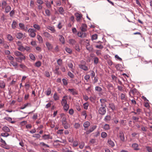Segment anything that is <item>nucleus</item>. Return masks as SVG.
I'll use <instances>...</instances> for the list:
<instances>
[{"mask_svg":"<svg viewBox=\"0 0 152 152\" xmlns=\"http://www.w3.org/2000/svg\"><path fill=\"white\" fill-rule=\"evenodd\" d=\"M42 35L49 40H51L53 38L52 36L47 32H44L42 34Z\"/></svg>","mask_w":152,"mask_h":152,"instance_id":"obj_5","label":"nucleus"},{"mask_svg":"<svg viewBox=\"0 0 152 152\" xmlns=\"http://www.w3.org/2000/svg\"><path fill=\"white\" fill-rule=\"evenodd\" d=\"M83 107L84 109L87 110L88 109V104L87 103H86L83 104Z\"/></svg>","mask_w":152,"mask_h":152,"instance_id":"obj_59","label":"nucleus"},{"mask_svg":"<svg viewBox=\"0 0 152 152\" xmlns=\"http://www.w3.org/2000/svg\"><path fill=\"white\" fill-rule=\"evenodd\" d=\"M53 98L55 100H57L59 99V97L56 93L54 94L53 95Z\"/></svg>","mask_w":152,"mask_h":152,"instance_id":"obj_46","label":"nucleus"},{"mask_svg":"<svg viewBox=\"0 0 152 152\" xmlns=\"http://www.w3.org/2000/svg\"><path fill=\"white\" fill-rule=\"evenodd\" d=\"M79 66L80 69L85 71H87L88 70V67L85 65L80 64L79 65Z\"/></svg>","mask_w":152,"mask_h":152,"instance_id":"obj_11","label":"nucleus"},{"mask_svg":"<svg viewBox=\"0 0 152 152\" xmlns=\"http://www.w3.org/2000/svg\"><path fill=\"white\" fill-rule=\"evenodd\" d=\"M68 67L71 69V71L73 72H74L75 69L73 68V65L71 63H69L68 64Z\"/></svg>","mask_w":152,"mask_h":152,"instance_id":"obj_23","label":"nucleus"},{"mask_svg":"<svg viewBox=\"0 0 152 152\" xmlns=\"http://www.w3.org/2000/svg\"><path fill=\"white\" fill-rule=\"evenodd\" d=\"M97 38V35L96 34H94L92 36V40H96Z\"/></svg>","mask_w":152,"mask_h":152,"instance_id":"obj_61","label":"nucleus"},{"mask_svg":"<svg viewBox=\"0 0 152 152\" xmlns=\"http://www.w3.org/2000/svg\"><path fill=\"white\" fill-rule=\"evenodd\" d=\"M62 81L63 85L65 86H67L68 83V80L65 78H63L62 79Z\"/></svg>","mask_w":152,"mask_h":152,"instance_id":"obj_27","label":"nucleus"},{"mask_svg":"<svg viewBox=\"0 0 152 152\" xmlns=\"http://www.w3.org/2000/svg\"><path fill=\"white\" fill-rule=\"evenodd\" d=\"M78 144V142L77 141H75L73 142L72 146L74 147H77Z\"/></svg>","mask_w":152,"mask_h":152,"instance_id":"obj_45","label":"nucleus"},{"mask_svg":"<svg viewBox=\"0 0 152 152\" xmlns=\"http://www.w3.org/2000/svg\"><path fill=\"white\" fill-rule=\"evenodd\" d=\"M75 15L76 18V20L78 22H80L82 17V15L78 13H76L75 14Z\"/></svg>","mask_w":152,"mask_h":152,"instance_id":"obj_7","label":"nucleus"},{"mask_svg":"<svg viewBox=\"0 0 152 152\" xmlns=\"http://www.w3.org/2000/svg\"><path fill=\"white\" fill-rule=\"evenodd\" d=\"M87 25L85 24H83L82 25L81 30L83 31H85L86 30Z\"/></svg>","mask_w":152,"mask_h":152,"instance_id":"obj_21","label":"nucleus"},{"mask_svg":"<svg viewBox=\"0 0 152 152\" xmlns=\"http://www.w3.org/2000/svg\"><path fill=\"white\" fill-rule=\"evenodd\" d=\"M45 45L48 50H50L53 49V45L48 42H46L45 43Z\"/></svg>","mask_w":152,"mask_h":152,"instance_id":"obj_8","label":"nucleus"},{"mask_svg":"<svg viewBox=\"0 0 152 152\" xmlns=\"http://www.w3.org/2000/svg\"><path fill=\"white\" fill-rule=\"evenodd\" d=\"M18 25V24L16 22L15 20H13L12 22V28L13 29H15V28Z\"/></svg>","mask_w":152,"mask_h":152,"instance_id":"obj_26","label":"nucleus"},{"mask_svg":"<svg viewBox=\"0 0 152 152\" xmlns=\"http://www.w3.org/2000/svg\"><path fill=\"white\" fill-rule=\"evenodd\" d=\"M111 119V118L110 116L107 115L105 117L104 121H110Z\"/></svg>","mask_w":152,"mask_h":152,"instance_id":"obj_34","label":"nucleus"},{"mask_svg":"<svg viewBox=\"0 0 152 152\" xmlns=\"http://www.w3.org/2000/svg\"><path fill=\"white\" fill-rule=\"evenodd\" d=\"M95 90L96 91L99 92L102 90V89L100 87L96 86L95 87Z\"/></svg>","mask_w":152,"mask_h":152,"instance_id":"obj_57","label":"nucleus"},{"mask_svg":"<svg viewBox=\"0 0 152 152\" xmlns=\"http://www.w3.org/2000/svg\"><path fill=\"white\" fill-rule=\"evenodd\" d=\"M9 135V134L8 133L6 132L5 133H1V136L3 137H7Z\"/></svg>","mask_w":152,"mask_h":152,"instance_id":"obj_56","label":"nucleus"},{"mask_svg":"<svg viewBox=\"0 0 152 152\" xmlns=\"http://www.w3.org/2000/svg\"><path fill=\"white\" fill-rule=\"evenodd\" d=\"M132 147L134 150H139L138 145L136 143H134L132 144Z\"/></svg>","mask_w":152,"mask_h":152,"instance_id":"obj_17","label":"nucleus"},{"mask_svg":"<svg viewBox=\"0 0 152 152\" xmlns=\"http://www.w3.org/2000/svg\"><path fill=\"white\" fill-rule=\"evenodd\" d=\"M7 59L11 61H13L14 59V58L12 56L9 55L7 56Z\"/></svg>","mask_w":152,"mask_h":152,"instance_id":"obj_52","label":"nucleus"},{"mask_svg":"<svg viewBox=\"0 0 152 152\" xmlns=\"http://www.w3.org/2000/svg\"><path fill=\"white\" fill-rule=\"evenodd\" d=\"M19 27L20 28V29L22 30H23V29L25 27L24 25L22 23H19Z\"/></svg>","mask_w":152,"mask_h":152,"instance_id":"obj_63","label":"nucleus"},{"mask_svg":"<svg viewBox=\"0 0 152 152\" xmlns=\"http://www.w3.org/2000/svg\"><path fill=\"white\" fill-rule=\"evenodd\" d=\"M7 6V3L6 1H3L2 2L1 6L3 9L5 8Z\"/></svg>","mask_w":152,"mask_h":152,"instance_id":"obj_29","label":"nucleus"},{"mask_svg":"<svg viewBox=\"0 0 152 152\" xmlns=\"http://www.w3.org/2000/svg\"><path fill=\"white\" fill-rule=\"evenodd\" d=\"M30 58L33 61H35L36 59L34 55L32 53H30L29 55Z\"/></svg>","mask_w":152,"mask_h":152,"instance_id":"obj_31","label":"nucleus"},{"mask_svg":"<svg viewBox=\"0 0 152 152\" xmlns=\"http://www.w3.org/2000/svg\"><path fill=\"white\" fill-rule=\"evenodd\" d=\"M100 102L101 103V106H104V103L106 102V99H100Z\"/></svg>","mask_w":152,"mask_h":152,"instance_id":"obj_39","label":"nucleus"},{"mask_svg":"<svg viewBox=\"0 0 152 152\" xmlns=\"http://www.w3.org/2000/svg\"><path fill=\"white\" fill-rule=\"evenodd\" d=\"M47 28L48 29L50 30L52 33H54L56 31V30L54 26H48Z\"/></svg>","mask_w":152,"mask_h":152,"instance_id":"obj_18","label":"nucleus"},{"mask_svg":"<svg viewBox=\"0 0 152 152\" xmlns=\"http://www.w3.org/2000/svg\"><path fill=\"white\" fill-rule=\"evenodd\" d=\"M115 67L117 70H121L122 68V66L120 64H118L116 65Z\"/></svg>","mask_w":152,"mask_h":152,"instance_id":"obj_38","label":"nucleus"},{"mask_svg":"<svg viewBox=\"0 0 152 152\" xmlns=\"http://www.w3.org/2000/svg\"><path fill=\"white\" fill-rule=\"evenodd\" d=\"M67 75L69 76L72 78H73L74 77V75L69 71L68 72Z\"/></svg>","mask_w":152,"mask_h":152,"instance_id":"obj_47","label":"nucleus"},{"mask_svg":"<svg viewBox=\"0 0 152 152\" xmlns=\"http://www.w3.org/2000/svg\"><path fill=\"white\" fill-rule=\"evenodd\" d=\"M24 37V34L22 33H18L16 35V37L17 38L20 39Z\"/></svg>","mask_w":152,"mask_h":152,"instance_id":"obj_12","label":"nucleus"},{"mask_svg":"<svg viewBox=\"0 0 152 152\" xmlns=\"http://www.w3.org/2000/svg\"><path fill=\"white\" fill-rule=\"evenodd\" d=\"M33 27L35 29V30H39L40 29V26L37 24H34L33 25Z\"/></svg>","mask_w":152,"mask_h":152,"instance_id":"obj_19","label":"nucleus"},{"mask_svg":"<svg viewBox=\"0 0 152 152\" xmlns=\"http://www.w3.org/2000/svg\"><path fill=\"white\" fill-rule=\"evenodd\" d=\"M101 137L103 138L106 137L107 136V134L104 132H102L101 134Z\"/></svg>","mask_w":152,"mask_h":152,"instance_id":"obj_43","label":"nucleus"},{"mask_svg":"<svg viewBox=\"0 0 152 152\" xmlns=\"http://www.w3.org/2000/svg\"><path fill=\"white\" fill-rule=\"evenodd\" d=\"M147 150L148 152H152V148L149 146H146Z\"/></svg>","mask_w":152,"mask_h":152,"instance_id":"obj_64","label":"nucleus"},{"mask_svg":"<svg viewBox=\"0 0 152 152\" xmlns=\"http://www.w3.org/2000/svg\"><path fill=\"white\" fill-rule=\"evenodd\" d=\"M15 55L17 56V57L15 58V59L16 61L20 62L22 60L26 59V57L21 52L16 51L14 52Z\"/></svg>","mask_w":152,"mask_h":152,"instance_id":"obj_1","label":"nucleus"},{"mask_svg":"<svg viewBox=\"0 0 152 152\" xmlns=\"http://www.w3.org/2000/svg\"><path fill=\"white\" fill-rule=\"evenodd\" d=\"M75 49L78 52H80V48L79 44H77L75 46Z\"/></svg>","mask_w":152,"mask_h":152,"instance_id":"obj_49","label":"nucleus"},{"mask_svg":"<svg viewBox=\"0 0 152 152\" xmlns=\"http://www.w3.org/2000/svg\"><path fill=\"white\" fill-rule=\"evenodd\" d=\"M64 127L65 129H67L70 127V125L67 122L65 123L64 124H62Z\"/></svg>","mask_w":152,"mask_h":152,"instance_id":"obj_32","label":"nucleus"},{"mask_svg":"<svg viewBox=\"0 0 152 152\" xmlns=\"http://www.w3.org/2000/svg\"><path fill=\"white\" fill-rule=\"evenodd\" d=\"M56 142H59L61 143H63L65 144H66V141L65 140H63L62 141H60L58 140H56L55 141Z\"/></svg>","mask_w":152,"mask_h":152,"instance_id":"obj_33","label":"nucleus"},{"mask_svg":"<svg viewBox=\"0 0 152 152\" xmlns=\"http://www.w3.org/2000/svg\"><path fill=\"white\" fill-rule=\"evenodd\" d=\"M76 42L75 40L73 39H70L69 40V43L70 45H74Z\"/></svg>","mask_w":152,"mask_h":152,"instance_id":"obj_25","label":"nucleus"},{"mask_svg":"<svg viewBox=\"0 0 152 152\" xmlns=\"http://www.w3.org/2000/svg\"><path fill=\"white\" fill-rule=\"evenodd\" d=\"M57 64H58L59 65V66H61V65L62 64V60L61 59H58L57 61Z\"/></svg>","mask_w":152,"mask_h":152,"instance_id":"obj_60","label":"nucleus"},{"mask_svg":"<svg viewBox=\"0 0 152 152\" xmlns=\"http://www.w3.org/2000/svg\"><path fill=\"white\" fill-rule=\"evenodd\" d=\"M67 99L68 98L67 96L65 95L63 97L61 102V103L62 106L67 104Z\"/></svg>","mask_w":152,"mask_h":152,"instance_id":"obj_6","label":"nucleus"},{"mask_svg":"<svg viewBox=\"0 0 152 152\" xmlns=\"http://www.w3.org/2000/svg\"><path fill=\"white\" fill-rule=\"evenodd\" d=\"M42 137L43 138L44 140H47L48 139H52L53 137L52 136H50L49 134H44L42 136Z\"/></svg>","mask_w":152,"mask_h":152,"instance_id":"obj_15","label":"nucleus"},{"mask_svg":"<svg viewBox=\"0 0 152 152\" xmlns=\"http://www.w3.org/2000/svg\"><path fill=\"white\" fill-rule=\"evenodd\" d=\"M65 50L69 54H70L72 53V50L70 48H69L66 47L65 48Z\"/></svg>","mask_w":152,"mask_h":152,"instance_id":"obj_51","label":"nucleus"},{"mask_svg":"<svg viewBox=\"0 0 152 152\" xmlns=\"http://www.w3.org/2000/svg\"><path fill=\"white\" fill-rule=\"evenodd\" d=\"M66 120V117H65L64 116H63L62 117V120H61L62 124H64L65 123L67 122Z\"/></svg>","mask_w":152,"mask_h":152,"instance_id":"obj_42","label":"nucleus"},{"mask_svg":"<svg viewBox=\"0 0 152 152\" xmlns=\"http://www.w3.org/2000/svg\"><path fill=\"white\" fill-rule=\"evenodd\" d=\"M5 12L6 13H8L11 10V7L10 6L7 5L5 8Z\"/></svg>","mask_w":152,"mask_h":152,"instance_id":"obj_28","label":"nucleus"},{"mask_svg":"<svg viewBox=\"0 0 152 152\" xmlns=\"http://www.w3.org/2000/svg\"><path fill=\"white\" fill-rule=\"evenodd\" d=\"M59 39L60 42L63 44L65 43V41L64 37L62 35H58Z\"/></svg>","mask_w":152,"mask_h":152,"instance_id":"obj_13","label":"nucleus"},{"mask_svg":"<svg viewBox=\"0 0 152 152\" xmlns=\"http://www.w3.org/2000/svg\"><path fill=\"white\" fill-rule=\"evenodd\" d=\"M96 99V97L95 96L90 97L89 99L91 102H94Z\"/></svg>","mask_w":152,"mask_h":152,"instance_id":"obj_55","label":"nucleus"},{"mask_svg":"<svg viewBox=\"0 0 152 152\" xmlns=\"http://www.w3.org/2000/svg\"><path fill=\"white\" fill-rule=\"evenodd\" d=\"M103 128L106 130H108L110 129V126L108 124H106L104 126Z\"/></svg>","mask_w":152,"mask_h":152,"instance_id":"obj_48","label":"nucleus"},{"mask_svg":"<svg viewBox=\"0 0 152 152\" xmlns=\"http://www.w3.org/2000/svg\"><path fill=\"white\" fill-rule=\"evenodd\" d=\"M29 35L32 38L36 36V30L33 28H30L27 31Z\"/></svg>","mask_w":152,"mask_h":152,"instance_id":"obj_2","label":"nucleus"},{"mask_svg":"<svg viewBox=\"0 0 152 152\" xmlns=\"http://www.w3.org/2000/svg\"><path fill=\"white\" fill-rule=\"evenodd\" d=\"M51 90L50 88H48L46 92V94L48 96L51 94Z\"/></svg>","mask_w":152,"mask_h":152,"instance_id":"obj_35","label":"nucleus"},{"mask_svg":"<svg viewBox=\"0 0 152 152\" xmlns=\"http://www.w3.org/2000/svg\"><path fill=\"white\" fill-rule=\"evenodd\" d=\"M10 64H12L13 66L14 67L17 66L18 65L17 63L13 61H11L10 62Z\"/></svg>","mask_w":152,"mask_h":152,"instance_id":"obj_44","label":"nucleus"},{"mask_svg":"<svg viewBox=\"0 0 152 152\" xmlns=\"http://www.w3.org/2000/svg\"><path fill=\"white\" fill-rule=\"evenodd\" d=\"M109 107L112 110H114L115 109V107L113 104H109Z\"/></svg>","mask_w":152,"mask_h":152,"instance_id":"obj_54","label":"nucleus"},{"mask_svg":"<svg viewBox=\"0 0 152 152\" xmlns=\"http://www.w3.org/2000/svg\"><path fill=\"white\" fill-rule=\"evenodd\" d=\"M2 130L5 132L7 133L8 132H9L10 131V130L9 128L7 126H4L2 128Z\"/></svg>","mask_w":152,"mask_h":152,"instance_id":"obj_22","label":"nucleus"},{"mask_svg":"<svg viewBox=\"0 0 152 152\" xmlns=\"http://www.w3.org/2000/svg\"><path fill=\"white\" fill-rule=\"evenodd\" d=\"M25 50H26L27 52H30L31 51L30 48L29 46H25V47H24V49L23 50V52Z\"/></svg>","mask_w":152,"mask_h":152,"instance_id":"obj_41","label":"nucleus"},{"mask_svg":"<svg viewBox=\"0 0 152 152\" xmlns=\"http://www.w3.org/2000/svg\"><path fill=\"white\" fill-rule=\"evenodd\" d=\"M16 44L18 46V49L21 51L23 52L24 47L23 46L22 42L20 41H18Z\"/></svg>","mask_w":152,"mask_h":152,"instance_id":"obj_3","label":"nucleus"},{"mask_svg":"<svg viewBox=\"0 0 152 152\" xmlns=\"http://www.w3.org/2000/svg\"><path fill=\"white\" fill-rule=\"evenodd\" d=\"M85 146V143L84 142H82L79 144V148L82 149Z\"/></svg>","mask_w":152,"mask_h":152,"instance_id":"obj_36","label":"nucleus"},{"mask_svg":"<svg viewBox=\"0 0 152 152\" xmlns=\"http://www.w3.org/2000/svg\"><path fill=\"white\" fill-rule=\"evenodd\" d=\"M37 39L40 42H43V39L41 36L39 35H37Z\"/></svg>","mask_w":152,"mask_h":152,"instance_id":"obj_37","label":"nucleus"},{"mask_svg":"<svg viewBox=\"0 0 152 152\" xmlns=\"http://www.w3.org/2000/svg\"><path fill=\"white\" fill-rule=\"evenodd\" d=\"M96 127L97 126L96 125L93 126L89 129L86 131V133L87 134L90 133L93 131L96 128Z\"/></svg>","mask_w":152,"mask_h":152,"instance_id":"obj_10","label":"nucleus"},{"mask_svg":"<svg viewBox=\"0 0 152 152\" xmlns=\"http://www.w3.org/2000/svg\"><path fill=\"white\" fill-rule=\"evenodd\" d=\"M76 107L77 110L78 111H80L81 110V107L80 105L79 104H77L76 106Z\"/></svg>","mask_w":152,"mask_h":152,"instance_id":"obj_62","label":"nucleus"},{"mask_svg":"<svg viewBox=\"0 0 152 152\" xmlns=\"http://www.w3.org/2000/svg\"><path fill=\"white\" fill-rule=\"evenodd\" d=\"M106 112V109L104 106H101L99 110V113L102 115H104Z\"/></svg>","mask_w":152,"mask_h":152,"instance_id":"obj_4","label":"nucleus"},{"mask_svg":"<svg viewBox=\"0 0 152 152\" xmlns=\"http://www.w3.org/2000/svg\"><path fill=\"white\" fill-rule=\"evenodd\" d=\"M107 142L109 145L111 147H113L115 145V144L114 142L110 139L108 140Z\"/></svg>","mask_w":152,"mask_h":152,"instance_id":"obj_20","label":"nucleus"},{"mask_svg":"<svg viewBox=\"0 0 152 152\" xmlns=\"http://www.w3.org/2000/svg\"><path fill=\"white\" fill-rule=\"evenodd\" d=\"M41 62L39 61H38L35 63V66L37 67H39L41 66Z\"/></svg>","mask_w":152,"mask_h":152,"instance_id":"obj_40","label":"nucleus"},{"mask_svg":"<svg viewBox=\"0 0 152 152\" xmlns=\"http://www.w3.org/2000/svg\"><path fill=\"white\" fill-rule=\"evenodd\" d=\"M90 123L88 121H86L83 124V126L84 127V129L85 130H86L90 126Z\"/></svg>","mask_w":152,"mask_h":152,"instance_id":"obj_9","label":"nucleus"},{"mask_svg":"<svg viewBox=\"0 0 152 152\" xmlns=\"http://www.w3.org/2000/svg\"><path fill=\"white\" fill-rule=\"evenodd\" d=\"M58 11L61 14H63L64 10L62 7H60L58 9Z\"/></svg>","mask_w":152,"mask_h":152,"instance_id":"obj_50","label":"nucleus"},{"mask_svg":"<svg viewBox=\"0 0 152 152\" xmlns=\"http://www.w3.org/2000/svg\"><path fill=\"white\" fill-rule=\"evenodd\" d=\"M119 136L121 140L124 142V141L125 138L124 133L122 132H120L119 133Z\"/></svg>","mask_w":152,"mask_h":152,"instance_id":"obj_14","label":"nucleus"},{"mask_svg":"<svg viewBox=\"0 0 152 152\" xmlns=\"http://www.w3.org/2000/svg\"><path fill=\"white\" fill-rule=\"evenodd\" d=\"M5 86V84L3 81H0V87L1 88H4Z\"/></svg>","mask_w":152,"mask_h":152,"instance_id":"obj_24","label":"nucleus"},{"mask_svg":"<svg viewBox=\"0 0 152 152\" xmlns=\"http://www.w3.org/2000/svg\"><path fill=\"white\" fill-rule=\"evenodd\" d=\"M3 45V46L4 47L7 49H9V46L7 44V43L5 42H4V43L2 44Z\"/></svg>","mask_w":152,"mask_h":152,"instance_id":"obj_53","label":"nucleus"},{"mask_svg":"<svg viewBox=\"0 0 152 152\" xmlns=\"http://www.w3.org/2000/svg\"><path fill=\"white\" fill-rule=\"evenodd\" d=\"M68 91H70L73 95H77V93L75 89L74 88H69Z\"/></svg>","mask_w":152,"mask_h":152,"instance_id":"obj_16","label":"nucleus"},{"mask_svg":"<svg viewBox=\"0 0 152 152\" xmlns=\"http://www.w3.org/2000/svg\"><path fill=\"white\" fill-rule=\"evenodd\" d=\"M95 47L99 49H102L103 48V46L102 45H95Z\"/></svg>","mask_w":152,"mask_h":152,"instance_id":"obj_58","label":"nucleus"},{"mask_svg":"<svg viewBox=\"0 0 152 152\" xmlns=\"http://www.w3.org/2000/svg\"><path fill=\"white\" fill-rule=\"evenodd\" d=\"M62 106H63V108L64 110L65 111H67L69 108V104H67L65 105H62Z\"/></svg>","mask_w":152,"mask_h":152,"instance_id":"obj_30","label":"nucleus"}]
</instances>
